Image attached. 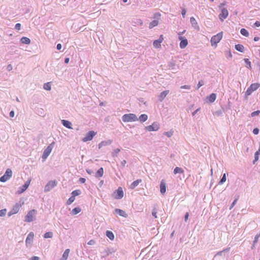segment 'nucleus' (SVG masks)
<instances>
[{
    "label": "nucleus",
    "instance_id": "nucleus-8",
    "mask_svg": "<svg viewBox=\"0 0 260 260\" xmlns=\"http://www.w3.org/2000/svg\"><path fill=\"white\" fill-rule=\"evenodd\" d=\"M57 184V182L55 180H51L48 182L45 187V191L47 192L51 190L54 188Z\"/></svg>",
    "mask_w": 260,
    "mask_h": 260
},
{
    "label": "nucleus",
    "instance_id": "nucleus-30",
    "mask_svg": "<svg viewBox=\"0 0 260 260\" xmlns=\"http://www.w3.org/2000/svg\"><path fill=\"white\" fill-rule=\"evenodd\" d=\"M106 236L111 240H113L114 238V234L110 231H107L106 232Z\"/></svg>",
    "mask_w": 260,
    "mask_h": 260
},
{
    "label": "nucleus",
    "instance_id": "nucleus-15",
    "mask_svg": "<svg viewBox=\"0 0 260 260\" xmlns=\"http://www.w3.org/2000/svg\"><path fill=\"white\" fill-rule=\"evenodd\" d=\"M34 238V234L33 232H30L25 240L26 245L28 244H31L32 243L33 239Z\"/></svg>",
    "mask_w": 260,
    "mask_h": 260
},
{
    "label": "nucleus",
    "instance_id": "nucleus-39",
    "mask_svg": "<svg viewBox=\"0 0 260 260\" xmlns=\"http://www.w3.org/2000/svg\"><path fill=\"white\" fill-rule=\"evenodd\" d=\"M164 135H166L168 137H171L173 135V131L171 130L169 132H165Z\"/></svg>",
    "mask_w": 260,
    "mask_h": 260
},
{
    "label": "nucleus",
    "instance_id": "nucleus-26",
    "mask_svg": "<svg viewBox=\"0 0 260 260\" xmlns=\"http://www.w3.org/2000/svg\"><path fill=\"white\" fill-rule=\"evenodd\" d=\"M184 173V170L179 167H176L174 170V174H177L178 173L179 174H183Z\"/></svg>",
    "mask_w": 260,
    "mask_h": 260
},
{
    "label": "nucleus",
    "instance_id": "nucleus-62",
    "mask_svg": "<svg viewBox=\"0 0 260 260\" xmlns=\"http://www.w3.org/2000/svg\"><path fill=\"white\" fill-rule=\"evenodd\" d=\"M69 58H66L65 59V60H64V62L66 63H69Z\"/></svg>",
    "mask_w": 260,
    "mask_h": 260
},
{
    "label": "nucleus",
    "instance_id": "nucleus-27",
    "mask_svg": "<svg viewBox=\"0 0 260 260\" xmlns=\"http://www.w3.org/2000/svg\"><path fill=\"white\" fill-rule=\"evenodd\" d=\"M216 96L215 93H212L209 96L208 98L209 101L210 103H213L216 100Z\"/></svg>",
    "mask_w": 260,
    "mask_h": 260
},
{
    "label": "nucleus",
    "instance_id": "nucleus-14",
    "mask_svg": "<svg viewBox=\"0 0 260 260\" xmlns=\"http://www.w3.org/2000/svg\"><path fill=\"white\" fill-rule=\"evenodd\" d=\"M30 181H31V179L28 180L24 183V184L21 187H20V189L18 190V191H17L18 193L20 194V193H22V192H23L24 191H25L27 189L28 187L29 186Z\"/></svg>",
    "mask_w": 260,
    "mask_h": 260
},
{
    "label": "nucleus",
    "instance_id": "nucleus-32",
    "mask_svg": "<svg viewBox=\"0 0 260 260\" xmlns=\"http://www.w3.org/2000/svg\"><path fill=\"white\" fill-rule=\"evenodd\" d=\"M240 32L243 36L245 37H248L249 36L248 31L245 28H242L240 30Z\"/></svg>",
    "mask_w": 260,
    "mask_h": 260
},
{
    "label": "nucleus",
    "instance_id": "nucleus-10",
    "mask_svg": "<svg viewBox=\"0 0 260 260\" xmlns=\"http://www.w3.org/2000/svg\"><path fill=\"white\" fill-rule=\"evenodd\" d=\"M96 135V133L93 131H89L82 139L83 142L91 141L93 137Z\"/></svg>",
    "mask_w": 260,
    "mask_h": 260
},
{
    "label": "nucleus",
    "instance_id": "nucleus-31",
    "mask_svg": "<svg viewBox=\"0 0 260 260\" xmlns=\"http://www.w3.org/2000/svg\"><path fill=\"white\" fill-rule=\"evenodd\" d=\"M147 118H148L147 115L146 114H142L139 117V120L141 122H144V121H146Z\"/></svg>",
    "mask_w": 260,
    "mask_h": 260
},
{
    "label": "nucleus",
    "instance_id": "nucleus-64",
    "mask_svg": "<svg viewBox=\"0 0 260 260\" xmlns=\"http://www.w3.org/2000/svg\"><path fill=\"white\" fill-rule=\"evenodd\" d=\"M126 163V160H123L122 161V164L123 165H125V164Z\"/></svg>",
    "mask_w": 260,
    "mask_h": 260
},
{
    "label": "nucleus",
    "instance_id": "nucleus-44",
    "mask_svg": "<svg viewBox=\"0 0 260 260\" xmlns=\"http://www.w3.org/2000/svg\"><path fill=\"white\" fill-rule=\"evenodd\" d=\"M190 22L192 24H197V21L195 18L193 17H191L190 19Z\"/></svg>",
    "mask_w": 260,
    "mask_h": 260
},
{
    "label": "nucleus",
    "instance_id": "nucleus-58",
    "mask_svg": "<svg viewBox=\"0 0 260 260\" xmlns=\"http://www.w3.org/2000/svg\"><path fill=\"white\" fill-rule=\"evenodd\" d=\"M61 47H62V46L60 44H58L57 45L56 48L58 50L61 49Z\"/></svg>",
    "mask_w": 260,
    "mask_h": 260
},
{
    "label": "nucleus",
    "instance_id": "nucleus-46",
    "mask_svg": "<svg viewBox=\"0 0 260 260\" xmlns=\"http://www.w3.org/2000/svg\"><path fill=\"white\" fill-rule=\"evenodd\" d=\"M259 129L257 128H255L253 130V133L254 135H257L258 134Z\"/></svg>",
    "mask_w": 260,
    "mask_h": 260
},
{
    "label": "nucleus",
    "instance_id": "nucleus-18",
    "mask_svg": "<svg viewBox=\"0 0 260 260\" xmlns=\"http://www.w3.org/2000/svg\"><path fill=\"white\" fill-rule=\"evenodd\" d=\"M115 211L116 213L118 214L121 216L124 217H126L127 216V215L125 212L121 209H116Z\"/></svg>",
    "mask_w": 260,
    "mask_h": 260
},
{
    "label": "nucleus",
    "instance_id": "nucleus-61",
    "mask_svg": "<svg viewBox=\"0 0 260 260\" xmlns=\"http://www.w3.org/2000/svg\"><path fill=\"white\" fill-rule=\"evenodd\" d=\"M259 40V37H255L254 38V41H257Z\"/></svg>",
    "mask_w": 260,
    "mask_h": 260
},
{
    "label": "nucleus",
    "instance_id": "nucleus-38",
    "mask_svg": "<svg viewBox=\"0 0 260 260\" xmlns=\"http://www.w3.org/2000/svg\"><path fill=\"white\" fill-rule=\"evenodd\" d=\"M226 181V174H224L223 175V176L222 177V178L221 179V180H220L219 182V184H223L224 182H225Z\"/></svg>",
    "mask_w": 260,
    "mask_h": 260
},
{
    "label": "nucleus",
    "instance_id": "nucleus-6",
    "mask_svg": "<svg viewBox=\"0 0 260 260\" xmlns=\"http://www.w3.org/2000/svg\"><path fill=\"white\" fill-rule=\"evenodd\" d=\"M12 176V171L10 169H7L5 174L0 178V181L5 182L8 181Z\"/></svg>",
    "mask_w": 260,
    "mask_h": 260
},
{
    "label": "nucleus",
    "instance_id": "nucleus-54",
    "mask_svg": "<svg viewBox=\"0 0 260 260\" xmlns=\"http://www.w3.org/2000/svg\"><path fill=\"white\" fill-rule=\"evenodd\" d=\"M39 259H40V258L36 256H32L30 259V260H39Z\"/></svg>",
    "mask_w": 260,
    "mask_h": 260
},
{
    "label": "nucleus",
    "instance_id": "nucleus-42",
    "mask_svg": "<svg viewBox=\"0 0 260 260\" xmlns=\"http://www.w3.org/2000/svg\"><path fill=\"white\" fill-rule=\"evenodd\" d=\"M15 27L16 29L19 30L21 28V24L20 23L16 24Z\"/></svg>",
    "mask_w": 260,
    "mask_h": 260
},
{
    "label": "nucleus",
    "instance_id": "nucleus-2",
    "mask_svg": "<svg viewBox=\"0 0 260 260\" xmlns=\"http://www.w3.org/2000/svg\"><path fill=\"white\" fill-rule=\"evenodd\" d=\"M223 37V32H220L216 35L213 36L211 39V44L212 46H216L217 44L219 43Z\"/></svg>",
    "mask_w": 260,
    "mask_h": 260
},
{
    "label": "nucleus",
    "instance_id": "nucleus-34",
    "mask_svg": "<svg viewBox=\"0 0 260 260\" xmlns=\"http://www.w3.org/2000/svg\"><path fill=\"white\" fill-rule=\"evenodd\" d=\"M81 210L80 208H79V207H77V208H75L74 209H73L72 210V213H73V214L76 215V214H77L79 213V212H81Z\"/></svg>",
    "mask_w": 260,
    "mask_h": 260
},
{
    "label": "nucleus",
    "instance_id": "nucleus-9",
    "mask_svg": "<svg viewBox=\"0 0 260 260\" xmlns=\"http://www.w3.org/2000/svg\"><path fill=\"white\" fill-rule=\"evenodd\" d=\"M146 129L149 132L156 131L159 128V125L156 122H154L152 125L146 127Z\"/></svg>",
    "mask_w": 260,
    "mask_h": 260
},
{
    "label": "nucleus",
    "instance_id": "nucleus-47",
    "mask_svg": "<svg viewBox=\"0 0 260 260\" xmlns=\"http://www.w3.org/2000/svg\"><path fill=\"white\" fill-rule=\"evenodd\" d=\"M204 84V82L202 81H199L198 84V89H199L200 87L203 86Z\"/></svg>",
    "mask_w": 260,
    "mask_h": 260
},
{
    "label": "nucleus",
    "instance_id": "nucleus-29",
    "mask_svg": "<svg viewBox=\"0 0 260 260\" xmlns=\"http://www.w3.org/2000/svg\"><path fill=\"white\" fill-rule=\"evenodd\" d=\"M21 41L22 43L25 44H29L30 43V40L27 37H22L21 39Z\"/></svg>",
    "mask_w": 260,
    "mask_h": 260
},
{
    "label": "nucleus",
    "instance_id": "nucleus-53",
    "mask_svg": "<svg viewBox=\"0 0 260 260\" xmlns=\"http://www.w3.org/2000/svg\"><path fill=\"white\" fill-rule=\"evenodd\" d=\"M79 181H80V182L81 183H85V181H86V179H85V178H80L79 179Z\"/></svg>",
    "mask_w": 260,
    "mask_h": 260
},
{
    "label": "nucleus",
    "instance_id": "nucleus-52",
    "mask_svg": "<svg viewBox=\"0 0 260 260\" xmlns=\"http://www.w3.org/2000/svg\"><path fill=\"white\" fill-rule=\"evenodd\" d=\"M237 200H238V199H235V200L234 201V202H233V203H232V206H231V208H230V209H232V208H233V207L235 205V204H236V203H237Z\"/></svg>",
    "mask_w": 260,
    "mask_h": 260
},
{
    "label": "nucleus",
    "instance_id": "nucleus-51",
    "mask_svg": "<svg viewBox=\"0 0 260 260\" xmlns=\"http://www.w3.org/2000/svg\"><path fill=\"white\" fill-rule=\"evenodd\" d=\"M181 13H182L183 17L184 18L185 16V14H186V10L185 9H183L182 10Z\"/></svg>",
    "mask_w": 260,
    "mask_h": 260
},
{
    "label": "nucleus",
    "instance_id": "nucleus-35",
    "mask_svg": "<svg viewBox=\"0 0 260 260\" xmlns=\"http://www.w3.org/2000/svg\"><path fill=\"white\" fill-rule=\"evenodd\" d=\"M44 88L45 90H50L51 89V84L50 82L45 83L44 85Z\"/></svg>",
    "mask_w": 260,
    "mask_h": 260
},
{
    "label": "nucleus",
    "instance_id": "nucleus-49",
    "mask_svg": "<svg viewBox=\"0 0 260 260\" xmlns=\"http://www.w3.org/2000/svg\"><path fill=\"white\" fill-rule=\"evenodd\" d=\"M259 237H260V233H259V235H256L255 237V239H254V243H256L258 241V238Z\"/></svg>",
    "mask_w": 260,
    "mask_h": 260
},
{
    "label": "nucleus",
    "instance_id": "nucleus-3",
    "mask_svg": "<svg viewBox=\"0 0 260 260\" xmlns=\"http://www.w3.org/2000/svg\"><path fill=\"white\" fill-rule=\"evenodd\" d=\"M36 213L37 211L35 209L29 211L25 217V221L27 222L32 221L35 218Z\"/></svg>",
    "mask_w": 260,
    "mask_h": 260
},
{
    "label": "nucleus",
    "instance_id": "nucleus-20",
    "mask_svg": "<svg viewBox=\"0 0 260 260\" xmlns=\"http://www.w3.org/2000/svg\"><path fill=\"white\" fill-rule=\"evenodd\" d=\"M142 182L141 179H137V180L134 181L130 185V188L132 189H134L136 186H137L140 183Z\"/></svg>",
    "mask_w": 260,
    "mask_h": 260
},
{
    "label": "nucleus",
    "instance_id": "nucleus-22",
    "mask_svg": "<svg viewBox=\"0 0 260 260\" xmlns=\"http://www.w3.org/2000/svg\"><path fill=\"white\" fill-rule=\"evenodd\" d=\"M104 170L103 168H100L95 173V177L96 178H100L103 176Z\"/></svg>",
    "mask_w": 260,
    "mask_h": 260
},
{
    "label": "nucleus",
    "instance_id": "nucleus-25",
    "mask_svg": "<svg viewBox=\"0 0 260 260\" xmlns=\"http://www.w3.org/2000/svg\"><path fill=\"white\" fill-rule=\"evenodd\" d=\"M235 48L237 50L241 52H243L245 50L244 47L241 44H238L235 45Z\"/></svg>",
    "mask_w": 260,
    "mask_h": 260
},
{
    "label": "nucleus",
    "instance_id": "nucleus-7",
    "mask_svg": "<svg viewBox=\"0 0 260 260\" xmlns=\"http://www.w3.org/2000/svg\"><path fill=\"white\" fill-rule=\"evenodd\" d=\"M113 197L115 199H121L123 197V192L122 187H119L113 193Z\"/></svg>",
    "mask_w": 260,
    "mask_h": 260
},
{
    "label": "nucleus",
    "instance_id": "nucleus-43",
    "mask_svg": "<svg viewBox=\"0 0 260 260\" xmlns=\"http://www.w3.org/2000/svg\"><path fill=\"white\" fill-rule=\"evenodd\" d=\"M120 151V149L119 148H116L114 150L113 155H116Z\"/></svg>",
    "mask_w": 260,
    "mask_h": 260
},
{
    "label": "nucleus",
    "instance_id": "nucleus-40",
    "mask_svg": "<svg viewBox=\"0 0 260 260\" xmlns=\"http://www.w3.org/2000/svg\"><path fill=\"white\" fill-rule=\"evenodd\" d=\"M7 210L6 209H2L0 210V216H3L5 215L6 213Z\"/></svg>",
    "mask_w": 260,
    "mask_h": 260
},
{
    "label": "nucleus",
    "instance_id": "nucleus-59",
    "mask_svg": "<svg viewBox=\"0 0 260 260\" xmlns=\"http://www.w3.org/2000/svg\"><path fill=\"white\" fill-rule=\"evenodd\" d=\"M185 32V30H183L182 32H179L178 35L179 36H182V35Z\"/></svg>",
    "mask_w": 260,
    "mask_h": 260
},
{
    "label": "nucleus",
    "instance_id": "nucleus-41",
    "mask_svg": "<svg viewBox=\"0 0 260 260\" xmlns=\"http://www.w3.org/2000/svg\"><path fill=\"white\" fill-rule=\"evenodd\" d=\"M260 113V111L259 110H257L256 111H254V112H253L252 113H251V116L252 117H253V116H255L256 115H258L259 114V113Z\"/></svg>",
    "mask_w": 260,
    "mask_h": 260
},
{
    "label": "nucleus",
    "instance_id": "nucleus-16",
    "mask_svg": "<svg viewBox=\"0 0 260 260\" xmlns=\"http://www.w3.org/2000/svg\"><path fill=\"white\" fill-rule=\"evenodd\" d=\"M160 191L162 194H164L166 191V184L164 180H161L160 184Z\"/></svg>",
    "mask_w": 260,
    "mask_h": 260
},
{
    "label": "nucleus",
    "instance_id": "nucleus-36",
    "mask_svg": "<svg viewBox=\"0 0 260 260\" xmlns=\"http://www.w3.org/2000/svg\"><path fill=\"white\" fill-rule=\"evenodd\" d=\"M81 193L80 190H75L72 192V195L75 198L76 196H78Z\"/></svg>",
    "mask_w": 260,
    "mask_h": 260
},
{
    "label": "nucleus",
    "instance_id": "nucleus-1",
    "mask_svg": "<svg viewBox=\"0 0 260 260\" xmlns=\"http://www.w3.org/2000/svg\"><path fill=\"white\" fill-rule=\"evenodd\" d=\"M122 120L124 122H133L138 120L137 116L134 114H126L123 115Z\"/></svg>",
    "mask_w": 260,
    "mask_h": 260
},
{
    "label": "nucleus",
    "instance_id": "nucleus-60",
    "mask_svg": "<svg viewBox=\"0 0 260 260\" xmlns=\"http://www.w3.org/2000/svg\"><path fill=\"white\" fill-rule=\"evenodd\" d=\"M15 214L14 213H13V211H12V210L11 211H10L9 213H8V215L10 216H11L12 215Z\"/></svg>",
    "mask_w": 260,
    "mask_h": 260
},
{
    "label": "nucleus",
    "instance_id": "nucleus-23",
    "mask_svg": "<svg viewBox=\"0 0 260 260\" xmlns=\"http://www.w3.org/2000/svg\"><path fill=\"white\" fill-rule=\"evenodd\" d=\"M61 122H62V124L63 125V126H64L65 127L68 128H72L71 127V123L68 121V120H62L61 121Z\"/></svg>",
    "mask_w": 260,
    "mask_h": 260
},
{
    "label": "nucleus",
    "instance_id": "nucleus-48",
    "mask_svg": "<svg viewBox=\"0 0 260 260\" xmlns=\"http://www.w3.org/2000/svg\"><path fill=\"white\" fill-rule=\"evenodd\" d=\"M188 217H189V213L188 212H186L185 215V216H184V220L185 221H187L188 219Z\"/></svg>",
    "mask_w": 260,
    "mask_h": 260
},
{
    "label": "nucleus",
    "instance_id": "nucleus-37",
    "mask_svg": "<svg viewBox=\"0 0 260 260\" xmlns=\"http://www.w3.org/2000/svg\"><path fill=\"white\" fill-rule=\"evenodd\" d=\"M75 197L72 196L69 200L67 201V205H70L74 201H75Z\"/></svg>",
    "mask_w": 260,
    "mask_h": 260
},
{
    "label": "nucleus",
    "instance_id": "nucleus-57",
    "mask_svg": "<svg viewBox=\"0 0 260 260\" xmlns=\"http://www.w3.org/2000/svg\"><path fill=\"white\" fill-rule=\"evenodd\" d=\"M14 115H15V113H14V112L13 111H11L10 112V116L11 117H13L14 116Z\"/></svg>",
    "mask_w": 260,
    "mask_h": 260
},
{
    "label": "nucleus",
    "instance_id": "nucleus-33",
    "mask_svg": "<svg viewBox=\"0 0 260 260\" xmlns=\"http://www.w3.org/2000/svg\"><path fill=\"white\" fill-rule=\"evenodd\" d=\"M53 236V233L51 232H46L44 235V238H52Z\"/></svg>",
    "mask_w": 260,
    "mask_h": 260
},
{
    "label": "nucleus",
    "instance_id": "nucleus-56",
    "mask_svg": "<svg viewBox=\"0 0 260 260\" xmlns=\"http://www.w3.org/2000/svg\"><path fill=\"white\" fill-rule=\"evenodd\" d=\"M254 25L255 26H256V27H259V26H260V22H259V21H256L254 23Z\"/></svg>",
    "mask_w": 260,
    "mask_h": 260
},
{
    "label": "nucleus",
    "instance_id": "nucleus-21",
    "mask_svg": "<svg viewBox=\"0 0 260 260\" xmlns=\"http://www.w3.org/2000/svg\"><path fill=\"white\" fill-rule=\"evenodd\" d=\"M111 143H112V141L111 140H108L107 141H103L101 142L100 143H99V144L98 145L99 148L101 149L103 146L111 144Z\"/></svg>",
    "mask_w": 260,
    "mask_h": 260
},
{
    "label": "nucleus",
    "instance_id": "nucleus-4",
    "mask_svg": "<svg viewBox=\"0 0 260 260\" xmlns=\"http://www.w3.org/2000/svg\"><path fill=\"white\" fill-rule=\"evenodd\" d=\"M260 87V84L258 83H253L247 88L245 92V95L246 96L250 95L252 92L255 91Z\"/></svg>",
    "mask_w": 260,
    "mask_h": 260
},
{
    "label": "nucleus",
    "instance_id": "nucleus-12",
    "mask_svg": "<svg viewBox=\"0 0 260 260\" xmlns=\"http://www.w3.org/2000/svg\"><path fill=\"white\" fill-rule=\"evenodd\" d=\"M164 41V36L161 35L158 40L153 41V45L155 48H160L161 47V43Z\"/></svg>",
    "mask_w": 260,
    "mask_h": 260
},
{
    "label": "nucleus",
    "instance_id": "nucleus-19",
    "mask_svg": "<svg viewBox=\"0 0 260 260\" xmlns=\"http://www.w3.org/2000/svg\"><path fill=\"white\" fill-rule=\"evenodd\" d=\"M70 249H67L63 252L62 257L59 260H67L70 253Z\"/></svg>",
    "mask_w": 260,
    "mask_h": 260
},
{
    "label": "nucleus",
    "instance_id": "nucleus-11",
    "mask_svg": "<svg viewBox=\"0 0 260 260\" xmlns=\"http://www.w3.org/2000/svg\"><path fill=\"white\" fill-rule=\"evenodd\" d=\"M229 15V12L226 9L222 8L221 10V13L219 14L218 17L219 19L223 21L226 19Z\"/></svg>",
    "mask_w": 260,
    "mask_h": 260
},
{
    "label": "nucleus",
    "instance_id": "nucleus-50",
    "mask_svg": "<svg viewBox=\"0 0 260 260\" xmlns=\"http://www.w3.org/2000/svg\"><path fill=\"white\" fill-rule=\"evenodd\" d=\"M95 241L93 240H91L90 241H88V245H93L95 244Z\"/></svg>",
    "mask_w": 260,
    "mask_h": 260
},
{
    "label": "nucleus",
    "instance_id": "nucleus-55",
    "mask_svg": "<svg viewBox=\"0 0 260 260\" xmlns=\"http://www.w3.org/2000/svg\"><path fill=\"white\" fill-rule=\"evenodd\" d=\"M181 88H182V89H184H184H190V86H188V85H184V86H182L181 87Z\"/></svg>",
    "mask_w": 260,
    "mask_h": 260
},
{
    "label": "nucleus",
    "instance_id": "nucleus-28",
    "mask_svg": "<svg viewBox=\"0 0 260 260\" xmlns=\"http://www.w3.org/2000/svg\"><path fill=\"white\" fill-rule=\"evenodd\" d=\"M158 24V20H154L150 23L149 27L150 29H151L153 27L157 26Z\"/></svg>",
    "mask_w": 260,
    "mask_h": 260
},
{
    "label": "nucleus",
    "instance_id": "nucleus-5",
    "mask_svg": "<svg viewBox=\"0 0 260 260\" xmlns=\"http://www.w3.org/2000/svg\"><path fill=\"white\" fill-rule=\"evenodd\" d=\"M54 144H55L54 142L52 143L44 150L43 154L42 155V156L43 161L46 160V159L47 158V157L49 155V154L51 152Z\"/></svg>",
    "mask_w": 260,
    "mask_h": 260
},
{
    "label": "nucleus",
    "instance_id": "nucleus-45",
    "mask_svg": "<svg viewBox=\"0 0 260 260\" xmlns=\"http://www.w3.org/2000/svg\"><path fill=\"white\" fill-rule=\"evenodd\" d=\"M156 214H157V210L156 209H154L152 212V215L155 217V218H157V216H156Z\"/></svg>",
    "mask_w": 260,
    "mask_h": 260
},
{
    "label": "nucleus",
    "instance_id": "nucleus-63",
    "mask_svg": "<svg viewBox=\"0 0 260 260\" xmlns=\"http://www.w3.org/2000/svg\"><path fill=\"white\" fill-rule=\"evenodd\" d=\"M245 62L246 63H248V64H250V62L249 61V59H245Z\"/></svg>",
    "mask_w": 260,
    "mask_h": 260
},
{
    "label": "nucleus",
    "instance_id": "nucleus-13",
    "mask_svg": "<svg viewBox=\"0 0 260 260\" xmlns=\"http://www.w3.org/2000/svg\"><path fill=\"white\" fill-rule=\"evenodd\" d=\"M178 39L180 41V47L181 49L185 48L188 44L187 40L182 36H179Z\"/></svg>",
    "mask_w": 260,
    "mask_h": 260
},
{
    "label": "nucleus",
    "instance_id": "nucleus-17",
    "mask_svg": "<svg viewBox=\"0 0 260 260\" xmlns=\"http://www.w3.org/2000/svg\"><path fill=\"white\" fill-rule=\"evenodd\" d=\"M169 92V90H165L161 92L158 96L159 100L162 101Z\"/></svg>",
    "mask_w": 260,
    "mask_h": 260
},
{
    "label": "nucleus",
    "instance_id": "nucleus-24",
    "mask_svg": "<svg viewBox=\"0 0 260 260\" xmlns=\"http://www.w3.org/2000/svg\"><path fill=\"white\" fill-rule=\"evenodd\" d=\"M21 207V205L19 204H16L13 207L12 211H13V213L15 214L17 213Z\"/></svg>",
    "mask_w": 260,
    "mask_h": 260
}]
</instances>
